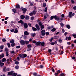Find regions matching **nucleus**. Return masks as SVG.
Segmentation results:
<instances>
[{"instance_id": "obj_15", "label": "nucleus", "mask_w": 76, "mask_h": 76, "mask_svg": "<svg viewBox=\"0 0 76 76\" xmlns=\"http://www.w3.org/2000/svg\"><path fill=\"white\" fill-rule=\"evenodd\" d=\"M6 58H3L1 60L2 62H5V61H6Z\"/></svg>"}, {"instance_id": "obj_27", "label": "nucleus", "mask_w": 76, "mask_h": 76, "mask_svg": "<svg viewBox=\"0 0 76 76\" xmlns=\"http://www.w3.org/2000/svg\"><path fill=\"white\" fill-rule=\"evenodd\" d=\"M14 42H15V40L13 39L10 40V43H14Z\"/></svg>"}, {"instance_id": "obj_20", "label": "nucleus", "mask_w": 76, "mask_h": 76, "mask_svg": "<svg viewBox=\"0 0 76 76\" xmlns=\"http://www.w3.org/2000/svg\"><path fill=\"white\" fill-rule=\"evenodd\" d=\"M4 64L3 62H1V63H0V66L1 67H3V66H4Z\"/></svg>"}, {"instance_id": "obj_9", "label": "nucleus", "mask_w": 76, "mask_h": 76, "mask_svg": "<svg viewBox=\"0 0 76 76\" xmlns=\"http://www.w3.org/2000/svg\"><path fill=\"white\" fill-rule=\"evenodd\" d=\"M24 34L25 35H28L29 34V33L28 31H26L24 32Z\"/></svg>"}, {"instance_id": "obj_7", "label": "nucleus", "mask_w": 76, "mask_h": 76, "mask_svg": "<svg viewBox=\"0 0 76 76\" xmlns=\"http://www.w3.org/2000/svg\"><path fill=\"white\" fill-rule=\"evenodd\" d=\"M20 43H21L22 45H25V40H22L20 42Z\"/></svg>"}, {"instance_id": "obj_37", "label": "nucleus", "mask_w": 76, "mask_h": 76, "mask_svg": "<svg viewBox=\"0 0 76 76\" xmlns=\"http://www.w3.org/2000/svg\"><path fill=\"white\" fill-rule=\"evenodd\" d=\"M7 45L8 46V48H10V43H7Z\"/></svg>"}, {"instance_id": "obj_58", "label": "nucleus", "mask_w": 76, "mask_h": 76, "mask_svg": "<svg viewBox=\"0 0 76 76\" xmlns=\"http://www.w3.org/2000/svg\"><path fill=\"white\" fill-rule=\"evenodd\" d=\"M73 9L74 10H76V6L74 7H73Z\"/></svg>"}, {"instance_id": "obj_42", "label": "nucleus", "mask_w": 76, "mask_h": 76, "mask_svg": "<svg viewBox=\"0 0 76 76\" xmlns=\"http://www.w3.org/2000/svg\"><path fill=\"white\" fill-rule=\"evenodd\" d=\"M30 5L31 6H33L34 5V2H32L31 3H30Z\"/></svg>"}, {"instance_id": "obj_45", "label": "nucleus", "mask_w": 76, "mask_h": 76, "mask_svg": "<svg viewBox=\"0 0 76 76\" xmlns=\"http://www.w3.org/2000/svg\"><path fill=\"white\" fill-rule=\"evenodd\" d=\"M16 75H17V73H13L12 75V76H16Z\"/></svg>"}, {"instance_id": "obj_28", "label": "nucleus", "mask_w": 76, "mask_h": 76, "mask_svg": "<svg viewBox=\"0 0 76 76\" xmlns=\"http://www.w3.org/2000/svg\"><path fill=\"white\" fill-rule=\"evenodd\" d=\"M56 30V29L55 28H54L51 30V31L52 32H54V31Z\"/></svg>"}, {"instance_id": "obj_57", "label": "nucleus", "mask_w": 76, "mask_h": 76, "mask_svg": "<svg viewBox=\"0 0 76 76\" xmlns=\"http://www.w3.org/2000/svg\"><path fill=\"white\" fill-rule=\"evenodd\" d=\"M53 40V39L52 37L51 39H49V41L50 42H52V40Z\"/></svg>"}, {"instance_id": "obj_33", "label": "nucleus", "mask_w": 76, "mask_h": 76, "mask_svg": "<svg viewBox=\"0 0 76 76\" xmlns=\"http://www.w3.org/2000/svg\"><path fill=\"white\" fill-rule=\"evenodd\" d=\"M2 42H6V39L5 38H4L2 39Z\"/></svg>"}, {"instance_id": "obj_36", "label": "nucleus", "mask_w": 76, "mask_h": 76, "mask_svg": "<svg viewBox=\"0 0 76 76\" xmlns=\"http://www.w3.org/2000/svg\"><path fill=\"white\" fill-rule=\"evenodd\" d=\"M51 69L52 70L53 72V73H54V72H55V70H54V68L52 67Z\"/></svg>"}, {"instance_id": "obj_21", "label": "nucleus", "mask_w": 76, "mask_h": 76, "mask_svg": "<svg viewBox=\"0 0 76 76\" xmlns=\"http://www.w3.org/2000/svg\"><path fill=\"white\" fill-rule=\"evenodd\" d=\"M41 26V30H42L44 28V26L42 25Z\"/></svg>"}, {"instance_id": "obj_10", "label": "nucleus", "mask_w": 76, "mask_h": 76, "mask_svg": "<svg viewBox=\"0 0 76 76\" xmlns=\"http://www.w3.org/2000/svg\"><path fill=\"white\" fill-rule=\"evenodd\" d=\"M65 39H66V40H67V39H68V40H71V37H66Z\"/></svg>"}, {"instance_id": "obj_6", "label": "nucleus", "mask_w": 76, "mask_h": 76, "mask_svg": "<svg viewBox=\"0 0 76 76\" xmlns=\"http://www.w3.org/2000/svg\"><path fill=\"white\" fill-rule=\"evenodd\" d=\"M35 26L36 28L37 29V31H39L40 30V28H39V25H38V24H36L35 25Z\"/></svg>"}, {"instance_id": "obj_22", "label": "nucleus", "mask_w": 76, "mask_h": 76, "mask_svg": "<svg viewBox=\"0 0 76 76\" xmlns=\"http://www.w3.org/2000/svg\"><path fill=\"white\" fill-rule=\"evenodd\" d=\"M29 43V41H25V44H26V45H28V44Z\"/></svg>"}, {"instance_id": "obj_18", "label": "nucleus", "mask_w": 76, "mask_h": 76, "mask_svg": "<svg viewBox=\"0 0 76 76\" xmlns=\"http://www.w3.org/2000/svg\"><path fill=\"white\" fill-rule=\"evenodd\" d=\"M25 18L26 20H28L29 19V17L28 15H26Z\"/></svg>"}, {"instance_id": "obj_14", "label": "nucleus", "mask_w": 76, "mask_h": 76, "mask_svg": "<svg viewBox=\"0 0 76 76\" xmlns=\"http://www.w3.org/2000/svg\"><path fill=\"white\" fill-rule=\"evenodd\" d=\"M32 30L33 31H37V29L34 27H32Z\"/></svg>"}, {"instance_id": "obj_56", "label": "nucleus", "mask_w": 76, "mask_h": 76, "mask_svg": "<svg viewBox=\"0 0 76 76\" xmlns=\"http://www.w3.org/2000/svg\"><path fill=\"white\" fill-rule=\"evenodd\" d=\"M60 76H65V75H64V73H62L60 74Z\"/></svg>"}, {"instance_id": "obj_39", "label": "nucleus", "mask_w": 76, "mask_h": 76, "mask_svg": "<svg viewBox=\"0 0 76 76\" xmlns=\"http://www.w3.org/2000/svg\"><path fill=\"white\" fill-rule=\"evenodd\" d=\"M31 47H32V45L31 44L27 45V47H28V48H31Z\"/></svg>"}, {"instance_id": "obj_47", "label": "nucleus", "mask_w": 76, "mask_h": 76, "mask_svg": "<svg viewBox=\"0 0 76 76\" xmlns=\"http://www.w3.org/2000/svg\"><path fill=\"white\" fill-rule=\"evenodd\" d=\"M60 25L61 27H63L64 26V24L63 23H61Z\"/></svg>"}, {"instance_id": "obj_38", "label": "nucleus", "mask_w": 76, "mask_h": 76, "mask_svg": "<svg viewBox=\"0 0 76 76\" xmlns=\"http://www.w3.org/2000/svg\"><path fill=\"white\" fill-rule=\"evenodd\" d=\"M3 48H4V46L3 45H1L0 47V48L1 50H3Z\"/></svg>"}, {"instance_id": "obj_61", "label": "nucleus", "mask_w": 76, "mask_h": 76, "mask_svg": "<svg viewBox=\"0 0 76 76\" xmlns=\"http://www.w3.org/2000/svg\"><path fill=\"white\" fill-rule=\"evenodd\" d=\"M68 17L69 18H72V15H71L70 14H69V15H68Z\"/></svg>"}, {"instance_id": "obj_63", "label": "nucleus", "mask_w": 76, "mask_h": 76, "mask_svg": "<svg viewBox=\"0 0 76 76\" xmlns=\"http://www.w3.org/2000/svg\"><path fill=\"white\" fill-rule=\"evenodd\" d=\"M48 53H51V52L52 51V50L51 49H49L48 50Z\"/></svg>"}, {"instance_id": "obj_48", "label": "nucleus", "mask_w": 76, "mask_h": 76, "mask_svg": "<svg viewBox=\"0 0 76 76\" xmlns=\"http://www.w3.org/2000/svg\"><path fill=\"white\" fill-rule=\"evenodd\" d=\"M15 64H17V65H18V64H19V62L17 61L15 62Z\"/></svg>"}, {"instance_id": "obj_59", "label": "nucleus", "mask_w": 76, "mask_h": 76, "mask_svg": "<svg viewBox=\"0 0 76 76\" xmlns=\"http://www.w3.org/2000/svg\"><path fill=\"white\" fill-rule=\"evenodd\" d=\"M59 42H63V41L61 39H60L59 40Z\"/></svg>"}, {"instance_id": "obj_30", "label": "nucleus", "mask_w": 76, "mask_h": 76, "mask_svg": "<svg viewBox=\"0 0 76 76\" xmlns=\"http://www.w3.org/2000/svg\"><path fill=\"white\" fill-rule=\"evenodd\" d=\"M15 43H13L11 44V45L12 47H15Z\"/></svg>"}, {"instance_id": "obj_17", "label": "nucleus", "mask_w": 76, "mask_h": 76, "mask_svg": "<svg viewBox=\"0 0 76 76\" xmlns=\"http://www.w3.org/2000/svg\"><path fill=\"white\" fill-rule=\"evenodd\" d=\"M41 42L39 41V42H37L36 43V44L38 46V45H40L41 44Z\"/></svg>"}, {"instance_id": "obj_44", "label": "nucleus", "mask_w": 76, "mask_h": 76, "mask_svg": "<svg viewBox=\"0 0 76 76\" xmlns=\"http://www.w3.org/2000/svg\"><path fill=\"white\" fill-rule=\"evenodd\" d=\"M1 57H2V58H3V57H4V54L2 53L1 55Z\"/></svg>"}, {"instance_id": "obj_50", "label": "nucleus", "mask_w": 76, "mask_h": 76, "mask_svg": "<svg viewBox=\"0 0 76 76\" xmlns=\"http://www.w3.org/2000/svg\"><path fill=\"white\" fill-rule=\"evenodd\" d=\"M50 45H53L55 44V43L54 42H52L50 43Z\"/></svg>"}, {"instance_id": "obj_43", "label": "nucleus", "mask_w": 76, "mask_h": 76, "mask_svg": "<svg viewBox=\"0 0 76 76\" xmlns=\"http://www.w3.org/2000/svg\"><path fill=\"white\" fill-rule=\"evenodd\" d=\"M39 67L41 69H43V67H44V66H43L42 65H41L40 66H39Z\"/></svg>"}, {"instance_id": "obj_34", "label": "nucleus", "mask_w": 76, "mask_h": 76, "mask_svg": "<svg viewBox=\"0 0 76 76\" xmlns=\"http://www.w3.org/2000/svg\"><path fill=\"white\" fill-rule=\"evenodd\" d=\"M43 7H45L46 6V3H43Z\"/></svg>"}, {"instance_id": "obj_55", "label": "nucleus", "mask_w": 76, "mask_h": 76, "mask_svg": "<svg viewBox=\"0 0 76 76\" xmlns=\"http://www.w3.org/2000/svg\"><path fill=\"white\" fill-rule=\"evenodd\" d=\"M31 49L30 48H28L27 50V51H31Z\"/></svg>"}, {"instance_id": "obj_31", "label": "nucleus", "mask_w": 76, "mask_h": 76, "mask_svg": "<svg viewBox=\"0 0 76 76\" xmlns=\"http://www.w3.org/2000/svg\"><path fill=\"white\" fill-rule=\"evenodd\" d=\"M33 76H37V72H34L33 73Z\"/></svg>"}, {"instance_id": "obj_62", "label": "nucleus", "mask_w": 76, "mask_h": 76, "mask_svg": "<svg viewBox=\"0 0 76 76\" xmlns=\"http://www.w3.org/2000/svg\"><path fill=\"white\" fill-rule=\"evenodd\" d=\"M61 16L62 18H64V15L63 14H62L61 15Z\"/></svg>"}, {"instance_id": "obj_41", "label": "nucleus", "mask_w": 76, "mask_h": 76, "mask_svg": "<svg viewBox=\"0 0 76 76\" xmlns=\"http://www.w3.org/2000/svg\"><path fill=\"white\" fill-rule=\"evenodd\" d=\"M39 25L40 26H42V22H39Z\"/></svg>"}, {"instance_id": "obj_35", "label": "nucleus", "mask_w": 76, "mask_h": 76, "mask_svg": "<svg viewBox=\"0 0 76 76\" xmlns=\"http://www.w3.org/2000/svg\"><path fill=\"white\" fill-rule=\"evenodd\" d=\"M15 68L16 69H18L19 68V66L18 65H17L15 66Z\"/></svg>"}, {"instance_id": "obj_8", "label": "nucleus", "mask_w": 76, "mask_h": 76, "mask_svg": "<svg viewBox=\"0 0 76 76\" xmlns=\"http://www.w3.org/2000/svg\"><path fill=\"white\" fill-rule=\"evenodd\" d=\"M22 11H23V13L25 14V13L26 12V11H27V9L25 8H24L22 10Z\"/></svg>"}, {"instance_id": "obj_40", "label": "nucleus", "mask_w": 76, "mask_h": 76, "mask_svg": "<svg viewBox=\"0 0 76 76\" xmlns=\"http://www.w3.org/2000/svg\"><path fill=\"white\" fill-rule=\"evenodd\" d=\"M73 37H74V38H76V34H72Z\"/></svg>"}, {"instance_id": "obj_1", "label": "nucleus", "mask_w": 76, "mask_h": 76, "mask_svg": "<svg viewBox=\"0 0 76 76\" xmlns=\"http://www.w3.org/2000/svg\"><path fill=\"white\" fill-rule=\"evenodd\" d=\"M54 18L55 20H56L57 21L60 20V17H58V16L56 15L52 16L50 18V20H53Z\"/></svg>"}, {"instance_id": "obj_19", "label": "nucleus", "mask_w": 76, "mask_h": 76, "mask_svg": "<svg viewBox=\"0 0 76 76\" xmlns=\"http://www.w3.org/2000/svg\"><path fill=\"white\" fill-rule=\"evenodd\" d=\"M12 12L14 13H17V12L16 11V9H12Z\"/></svg>"}, {"instance_id": "obj_26", "label": "nucleus", "mask_w": 76, "mask_h": 76, "mask_svg": "<svg viewBox=\"0 0 76 76\" xmlns=\"http://www.w3.org/2000/svg\"><path fill=\"white\" fill-rule=\"evenodd\" d=\"M57 37H58V36H55L52 37L53 39H57Z\"/></svg>"}, {"instance_id": "obj_24", "label": "nucleus", "mask_w": 76, "mask_h": 76, "mask_svg": "<svg viewBox=\"0 0 76 76\" xmlns=\"http://www.w3.org/2000/svg\"><path fill=\"white\" fill-rule=\"evenodd\" d=\"M20 5L18 4L17 6H16L15 7L16 9H19L20 8Z\"/></svg>"}, {"instance_id": "obj_49", "label": "nucleus", "mask_w": 76, "mask_h": 76, "mask_svg": "<svg viewBox=\"0 0 76 76\" xmlns=\"http://www.w3.org/2000/svg\"><path fill=\"white\" fill-rule=\"evenodd\" d=\"M6 56H9V52H6Z\"/></svg>"}, {"instance_id": "obj_11", "label": "nucleus", "mask_w": 76, "mask_h": 76, "mask_svg": "<svg viewBox=\"0 0 76 76\" xmlns=\"http://www.w3.org/2000/svg\"><path fill=\"white\" fill-rule=\"evenodd\" d=\"M24 27L25 29H26L28 28V24L26 23H24Z\"/></svg>"}, {"instance_id": "obj_54", "label": "nucleus", "mask_w": 76, "mask_h": 76, "mask_svg": "<svg viewBox=\"0 0 76 76\" xmlns=\"http://www.w3.org/2000/svg\"><path fill=\"white\" fill-rule=\"evenodd\" d=\"M15 30H14V29L13 28H12L11 30H10V31L11 32H13Z\"/></svg>"}, {"instance_id": "obj_51", "label": "nucleus", "mask_w": 76, "mask_h": 76, "mask_svg": "<svg viewBox=\"0 0 76 76\" xmlns=\"http://www.w3.org/2000/svg\"><path fill=\"white\" fill-rule=\"evenodd\" d=\"M5 51H6V52H9L8 51V49H7V48H5Z\"/></svg>"}, {"instance_id": "obj_4", "label": "nucleus", "mask_w": 76, "mask_h": 76, "mask_svg": "<svg viewBox=\"0 0 76 76\" xmlns=\"http://www.w3.org/2000/svg\"><path fill=\"white\" fill-rule=\"evenodd\" d=\"M12 58H10L7 59V61H6V62L7 63V64H9L10 63V62H12Z\"/></svg>"}, {"instance_id": "obj_13", "label": "nucleus", "mask_w": 76, "mask_h": 76, "mask_svg": "<svg viewBox=\"0 0 76 76\" xmlns=\"http://www.w3.org/2000/svg\"><path fill=\"white\" fill-rule=\"evenodd\" d=\"M21 19H23L25 18V17L23 15H21L20 16Z\"/></svg>"}, {"instance_id": "obj_29", "label": "nucleus", "mask_w": 76, "mask_h": 76, "mask_svg": "<svg viewBox=\"0 0 76 76\" xmlns=\"http://www.w3.org/2000/svg\"><path fill=\"white\" fill-rule=\"evenodd\" d=\"M41 45L44 46L45 45V43L44 42H42L41 43Z\"/></svg>"}, {"instance_id": "obj_60", "label": "nucleus", "mask_w": 76, "mask_h": 76, "mask_svg": "<svg viewBox=\"0 0 76 76\" xmlns=\"http://www.w3.org/2000/svg\"><path fill=\"white\" fill-rule=\"evenodd\" d=\"M32 42L33 43H36L37 42L36 41L34 40L32 41Z\"/></svg>"}, {"instance_id": "obj_64", "label": "nucleus", "mask_w": 76, "mask_h": 76, "mask_svg": "<svg viewBox=\"0 0 76 76\" xmlns=\"http://www.w3.org/2000/svg\"><path fill=\"white\" fill-rule=\"evenodd\" d=\"M67 44L68 45H70L71 44V43L70 42H67Z\"/></svg>"}, {"instance_id": "obj_46", "label": "nucleus", "mask_w": 76, "mask_h": 76, "mask_svg": "<svg viewBox=\"0 0 76 76\" xmlns=\"http://www.w3.org/2000/svg\"><path fill=\"white\" fill-rule=\"evenodd\" d=\"M33 15H34V14L32 12H31L29 13V15L31 16H33Z\"/></svg>"}, {"instance_id": "obj_12", "label": "nucleus", "mask_w": 76, "mask_h": 76, "mask_svg": "<svg viewBox=\"0 0 76 76\" xmlns=\"http://www.w3.org/2000/svg\"><path fill=\"white\" fill-rule=\"evenodd\" d=\"M18 23H21V25H23V20H20V21H19L18 22Z\"/></svg>"}, {"instance_id": "obj_5", "label": "nucleus", "mask_w": 76, "mask_h": 76, "mask_svg": "<svg viewBox=\"0 0 76 76\" xmlns=\"http://www.w3.org/2000/svg\"><path fill=\"white\" fill-rule=\"evenodd\" d=\"M14 71H11L10 72H9L8 73V75L9 76H12L13 73H14Z\"/></svg>"}, {"instance_id": "obj_16", "label": "nucleus", "mask_w": 76, "mask_h": 76, "mask_svg": "<svg viewBox=\"0 0 76 76\" xmlns=\"http://www.w3.org/2000/svg\"><path fill=\"white\" fill-rule=\"evenodd\" d=\"M18 32V28H16L15 29V30L14 31V33L15 34H16Z\"/></svg>"}, {"instance_id": "obj_3", "label": "nucleus", "mask_w": 76, "mask_h": 76, "mask_svg": "<svg viewBox=\"0 0 76 76\" xmlns=\"http://www.w3.org/2000/svg\"><path fill=\"white\" fill-rule=\"evenodd\" d=\"M41 35L42 36H44L45 35V34H46V33L45 32V30H43L41 31Z\"/></svg>"}, {"instance_id": "obj_23", "label": "nucleus", "mask_w": 76, "mask_h": 76, "mask_svg": "<svg viewBox=\"0 0 76 76\" xmlns=\"http://www.w3.org/2000/svg\"><path fill=\"white\" fill-rule=\"evenodd\" d=\"M31 36H32L33 37H34L36 35V34H35V33H32L31 34Z\"/></svg>"}, {"instance_id": "obj_25", "label": "nucleus", "mask_w": 76, "mask_h": 76, "mask_svg": "<svg viewBox=\"0 0 76 76\" xmlns=\"http://www.w3.org/2000/svg\"><path fill=\"white\" fill-rule=\"evenodd\" d=\"M66 26L68 29H70V26L69 25H66Z\"/></svg>"}, {"instance_id": "obj_52", "label": "nucleus", "mask_w": 76, "mask_h": 76, "mask_svg": "<svg viewBox=\"0 0 76 76\" xmlns=\"http://www.w3.org/2000/svg\"><path fill=\"white\" fill-rule=\"evenodd\" d=\"M31 20H33L34 19V17L32 16L31 17Z\"/></svg>"}, {"instance_id": "obj_53", "label": "nucleus", "mask_w": 76, "mask_h": 76, "mask_svg": "<svg viewBox=\"0 0 76 76\" xmlns=\"http://www.w3.org/2000/svg\"><path fill=\"white\" fill-rule=\"evenodd\" d=\"M16 48H20V45L17 46L16 47Z\"/></svg>"}, {"instance_id": "obj_32", "label": "nucleus", "mask_w": 76, "mask_h": 76, "mask_svg": "<svg viewBox=\"0 0 76 76\" xmlns=\"http://www.w3.org/2000/svg\"><path fill=\"white\" fill-rule=\"evenodd\" d=\"M32 12L33 13V15H35L36 14V13L37 12V11L34 10Z\"/></svg>"}, {"instance_id": "obj_2", "label": "nucleus", "mask_w": 76, "mask_h": 76, "mask_svg": "<svg viewBox=\"0 0 76 76\" xmlns=\"http://www.w3.org/2000/svg\"><path fill=\"white\" fill-rule=\"evenodd\" d=\"M19 56L21 58H25L27 57V55L26 54H23L22 55L21 54H20L19 55Z\"/></svg>"}]
</instances>
